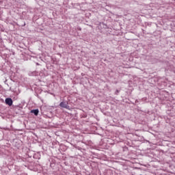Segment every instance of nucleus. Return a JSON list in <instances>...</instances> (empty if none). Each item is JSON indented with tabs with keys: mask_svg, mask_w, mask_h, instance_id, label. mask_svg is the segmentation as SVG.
Masks as SVG:
<instances>
[{
	"mask_svg": "<svg viewBox=\"0 0 175 175\" xmlns=\"http://www.w3.org/2000/svg\"><path fill=\"white\" fill-rule=\"evenodd\" d=\"M5 103L8 105V106H12V105H13V100L10 98H8L5 99Z\"/></svg>",
	"mask_w": 175,
	"mask_h": 175,
	"instance_id": "obj_1",
	"label": "nucleus"
},
{
	"mask_svg": "<svg viewBox=\"0 0 175 175\" xmlns=\"http://www.w3.org/2000/svg\"><path fill=\"white\" fill-rule=\"evenodd\" d=\"M60 107H64V109H68V104H66L65 102H62L59 104Z\"/></svg>",
	"mask_w": 175,
	"mask_h": 175,
	"instance_id": "obj_2",
	"label": "nucleus"
},
{
	"mask_svg": "<svg viewBox=\"0 0 175 175\" xmlns=\"http://www.w3.org/2000/svg\"><path fill=\"white\" fill-rule=\"evenodd\" d=\"M31 113H33L35 116H38L39 114V109H33L31 111Z\"/></svg>",
	"mask_w": 175,
	"mask_h": 175,
	"instance_id": "obj_3",
	"label": "nucleus"
}]
</instances>
